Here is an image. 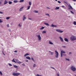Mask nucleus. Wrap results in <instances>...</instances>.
Returning a JSON list of instances; mask_svg holds the SVG:
<instances>
[{"instance_id": "obj_44", "label": "nucleus", "mask_w": 76, "mask_h": 76, "mask_svg": "<svg viewBox=\"0 0 76 76\" xmlns=\"http://www.w3.org/2000/svg\"><path fill=\"white\" fill-rule=\"evenodd\" d=\"M56 76H60V75L58 74H57Z\"/></svg>"}, {"instance_id": "obj_8", "label": "nucleus", "mask_w": 76, "mask_h": 76, "mask_svg": "<svg viewBox=\"0 0 76 76\" xmlns=\"http://www.w3.org/2000/svg\"><path fill=\"white\" fill-rule=\"evenodd\" d=\"M68 6L69 7L68 8L70 10V9H71V10H73V8H72V6H71L70 4H69V5H68Z\"/></svg>"}, {"instance_id": "obj_58", "label": "nucleus", "mask_w": 76, "mask_h": 76, "mask_svg": "<svg viewBox=\"0 0 76 76\" xmlns=\"http://www.w3.org/2000/svg\"><path fill=\"white\" fill-rule=\"evenodd\" d=\"M47 9H50V8H49L48 7H47Z\"/></svg>"}, {"instance_id": "obj_11", "label": "nucleus", "mask_w": 76, "mask_h": 76, "mask_svg": "<svg viewBox=\"0 0 76 76\" xmlns=\"http://www.w3.org/2000/svg\"><path fill=\"white\" fill-rule=\"evenodd\" d=\"M23 7L20 8V9L19 10V11L20 12H22V10H23Z\"/></svg>"}, {"instance_id": "obj_4", "label": "nucleus", "mask_w": 76, "mask_h": 76, "mask_svg": "<svg viewBox=\"0 0 76 76\" xmlns=\"http://www.w3.org/2000/svg\"><path fill=\"white\" fill-rule=\"evenodd\" d=\"M20 75V73H15L14 72L12 73V75L13 76H18L19 75Z\"/></svg>"}, {"instance_id": "obj_46", "label": "nucleus", "mask_w": 76, "mask_h": 76, "mask_svg": "<svg viewBox=\"0 0 76 76\" xmlns=\"http://www.w3.org/2000/svg\"><path fill=\"white\" fill-rule=\"evenodd\" d=\"M46 15H47L48 16H50V15H49V14H46Z\"/></svg>"}, {"instance_id": "obj_22", "label": "nucleus", "mask_w": 76, "mask_h": 76, "mask_svg": "<svg viewBox=\"0 0 76 76\" xmlns=\"http://www.w3.org/2000/svg\"><path fill=\"white\" fill-rule=\"evenodd\" d=\"M29 54L28 53H26V54H25V55L24 56V57H26V56H29Z\"/></svg>"}, {"instance_id": "obj_25", "label": "nucleus", "mask_w": 76, "mask_h": 76, "mask_svg": "<svg viewBox=\"0 0 76 76\" xmlns=\"http://www.w3.org/2000/svg\"><path fill=\"white\" fill-rule=\"evenodd\" d=\"M61 7H62V8H64V9H66V7H65L64 6H61Z\"/></svg>"}, {"instance_id": "obj_51", "label": "nucleus", "mask_w": 76, "mask_h": 76, "mask_svg": "<svg viewBox=\"0 0 76 76\" xmlns=\"http://www.w3.org/2000/svg\"><path fill=\"white\" fill-rule=\"evenodd\" d=\"M7 26V27H9V24H8Z\"/></svg>"}, {"instance_id": "obj_36", "label": "nucleus", "mask_w": 76, "mask_h": 76, "mask_svg": "<svg viewBox=\"0 0 76 76\" xmlns=\"http://www.w3.org/2000/svg\"><path fill=\"white\" fill-rule=\"evenodd\" d=\"M10 18L9 17H6V19L8 20V19H10Z\"/></svg>"}, {"instance_id": "obj_2", "label": "nucleus", "mask_w": 76, "mask_h": 76, "mask_svg": "<svg viewBox=\"0 0 76 76\" xmlns=\"http://www.w3.org/2000/svg\"><path fill=\"white\" fill-rule=\"evenodd\" d=\"M71 70L73 71V72H75L76 71V67L74 66H71Z\"/></svg>"}, {"instance_id": "obj_56", "label": "nucleus", "mask_w": 76, "mask_h": 76, "mask_svg": "<svg viewBox=\"0 0 76 76\" xmlns=\"http://www.w3.org/2000/svg\"><path fill=\"white\" fill-rule=\"evenodd\" d=\"M2 4V2H0V4Z\"/></svg>"}, {"instance_id": "obj_24", "label": "nucleus", "mask_w": 76, "mask_h": 76, "mask_svg": "<svg viewBox=\"0 0 76 76\" xmlns=\"http://www.w3.org/2000/svg\"><path fill=\"white\" fill-rule=\"evenodd\" d=\"M31 7V6H29L27 7V10H29V9H30V8Z\"/></svg>"}, {"instance_id": "obj_41", "label": "nucleus", "mask_w": 76, "mask_h": 76, "mask_svg": "<svg viewBox=\"0 0 76 76\" xmlns=\"http://www.w3.org/2000/svg\"><path fill=\"white\" fill-rule=\"evenodd\" d=\"M36 76H42V75H40L38 74H37V75H36Z\"/></svg>"}, {"instance_id": "obj_59", "label": "nucleus", "mask_w": 76, "mask_h": 76, "mask_svg": "<svg viewBox=\"0 0 76 76\" xmlns=\"http://www.w3.org/2000/svg\"><path fill=\"white\" fill-rule=\"evenodd\" d=\"M73 1H76V0H72Z\"/></svg>"}, {"instance_id": "obj_9", "label": "nucleus", "mask_w": 76, "mask_h": 76, "mask_svg": "<svg viewBox=\"0 0 76 76\" xmlns=\"http://www.w3.org/2000/svg\"><path fill=\"white\" fill-rule=\"evenodd\" d=\"M23 21H24L25 20H26V17L25 15H23Z\"/></svg>"}, {"instance_id": "obj_23", "label": "nucleus", "mask_w": 76, "mask_h": 76, "mask_svg": "<svg viewBox=\"0 0 76 76\" xmlns=\"http://www.w3.org/2000/svg\"><path fill=\"white\" fill-rule=\"evenodd\" d=\"M28 4L30 6H31L32 4V3H31V2L30 1H29L28 2Z\"/></svg>"}, {"instance_id": "obj_48", "label": "nucleus", "mask_w": 76, "mask_h": 76, "mask_svg": "<svg viewBox=\"0 0 76 76\" xmlns=\"http://www.w3.org/2000/svg\"><path fill=\"white\" fill-rule=\"evenodd\" d=\"M72 54V52H69V55H70V54Z\"/></svg>"}, {"instance_id": "obj_61", "label": "nucleus", "mask_w": 76, "mask_h": 76, "mask_svg": "<svg viewBox=\"0 0 76 76\" xmlns=\"http://www.w3.org/2000/svg\"><path fill=\"white\" fill-rule=\"evenodd\" d=\"M64 2L65 3H67V2H65V1H64Z\"/></svg>"}, {"instance_id": "obj_15", "label": "nucleus", "mask_w": 76, "mask_h": 76, "mask_svg": "<svg viewBox=\"0 0 76 76\" xmlns=\"http://www.w3.org/2000/svg\"><path fill=\"white\" fill-rule=\"evenodd\" d=\"M64 40L65 41H66V42H68V39L66 38H65L64 39Z\"/></svg>"}, {"instance_id": "obj_54", "label": "nucleus", "mask_w": 76, "mask_h": 76, "mask_svg": "<svg viewBox=\"0 0 76 76\" xmlns=\"http://www.w3.org/2000/svg\"><path fill=\"white\" fill-rule=\"evenodd\" d=\"M51 68H52V69H55V68H53V67H50Z\"/></svg>"}, {"instance_id": "obj_5", "label": "nucleus", "mask_w": 76, "mask_h": 76, "mask_svg": "<svg viewBox=\"0 0 76 76\" xmlns=\"http://www.w3.org/2000/svg\"><path fill=\"white\" fill-rule=\"evenodd\" d=\"M56 32H58L59 33H63V31L58 29H56Z\"/></svg>"}, {"instance_id": "obj_64", "label": "nucleus", "mask_w": 76, "mask_h": 76, "mask_svg": "<svg viewBox=\"0 0 76 76\" xmlns=\"http://www.w3.org/2000/svg\"><path fill=\"white\" fill-rule=\"evenodd\" d=\"M75 76H76V75H75Z\"/></svg>"}, {"instance_id": "obj_52", "label": "nucleus", "mask_w": 76, "mask_h": 76, "mask_svg": "<svg viewBox=\"0 0 76 76\" xmlns=\"http://www.w3.org/2000/svg\"><path fill=\"white\" fill-rule=\"evenodd\" d=\"M14 53H17V50H15V51H14Z\"/></svg>"}, {"instance_id": "obj_10", "label": "nucleus", "mask_w": 76, "mask_h": 76, "mask_svg": "<svg viewBox=\"0 0 76 76\" xmlns=\"http://www.w3.org/2000/svg\"><path fill=\"white\" fill-rule=\"evenodd\" d=\"M59 38H60L61 42H63V39L62 38V37H60Z\"/></svg>"}, {"instance_id": "obj_37", "label": "nucleus", "mask_w": 76, "mask_h": 76, "mask_svg": "<svg viewBox=\"0 0 76 76\" xmlns=\"http://www.w3.org/2000/svg\"><path fill=\"white\" fill-rule=\"evenodd\" d=\"M17 63H18L19 64H21V63H22V62L19 61Z\"/></svg>"}, {"instance_id": "obj_29", "label": "nucleus", "mask_w": 76, "mask_h": 76, "mask_svg": "<svg viewBox=\"0 0 76 76\" xmlns=\"http://www.w3.org/2000/svg\"><path fill=\"white\" fill-rule=\"evenodd\" d=\"M46 33V31H42V34H45Z\"/></svg>"}, {"instance_id": "obj_45", "label": "nucleus", "mask_w": 76, "mask_h": 76, "mask_svg": "<svg viewBox=\"0 0 76 76\" xmlns=\"http://www.w3.org/2000/svg\"><path fill=\"white\" fill-rule=\"evenodd\" d=\"M62 47L64 48H66V46H62Z\"/></svg>"}, {"instance_id": "obj_28", "label": "nucleus", "mask_w": 76, "mask_h": 76, "mask_svg": "<svg viewBox=\"0 0 76 76\" xmlns=\"http://www.w3.org/2000/svg\"><path fill=\"white\" fill-rule=\"evenodd\" d=\"M34 13H38V11H36V10H34Z\"/></svg>"}, {"instance_id": "obj_32", "label": "nucleus", "mask_w": 76, "mask_h": 76, "mask_svg": "<svg viewBox=\"0 0 76 76\" xmlns=\"http://www.w3.org/2000/svg\"><path fill=\"white\" fill-rule=\"evenodd\" d=\"M0 75H3V73H2V72L1 71H0Z\"/></svg>"}, {"instance_id": "obj_40", "label": "nucleus", "mask_w": 76, "mask_h": 76, "mask_svg": "<svg viewBox=\"0 0 76 76\" xmlns=\"http://www.w3.org/2000/svg\"><path fill=\"white\" fill-rule=\"evenodd\" d=\"M74 25H76V21H74Z\"/></svg>"}, {"instance_id": "obj_43", "label": "nucleus", "mask_w": 76, "mask_h": 76, "mask_svg": "<svg viewBox=\"0 0 76 76\" xmlns=\"http://www.w3.org/2000/svg\"><path fill=\"white\" fill-rule=\"evenodd\" d=\"M66 60H67L68 61H70V60H69V59H67V58H66Z\"/></svg>"}, {"instance_id": "obj_34", "label": "nucleus", "mask_w": 76, "mask_h": 76, "mask_svg": "<svg viewBox=\"0 0 76 76\" xmlns=\"http://www.w3.org/2000/svg\"><path fill=\"white\" fill-rule=\"evenodd\" d=\"M35 66H36V64H34L33 65V67H35Z\"/></svg>"}, {"instance_id": "obj_26", "label": "nucleus", "mask_w": 76, "mask_h": 76, "mask_svg": "<svg viewBox=\"0 0 76 76\" xmlns=\"http://www.w3.org/2000/svg\"><path fill=\"white\" fill-rule=\"evenodd\" d=\"M13 66L14 67H15V68H18V66L16 65H14Z\"/></svg>"}, {"instance_id": "obj_3", "label": "nucleus", "mask_w": 76, "mask_h": 76, "mask_svg": "<svg viewBox=\"0 0 76 76\" xmlns=\"http://www.w3.org/2000/svg\"><path fill=\"white\" fill-rule=\"evenodd\" d=\"M55 57L56 58H58V55H59L58 53V52H57V50H55Z\"/></svg>"}, {"instance_id": "obj_53", "label": "nucleus", "mask_w": 76, "mask_h": 76, "mask_svg": "<svg viewBox=\"0 0 76 76\" xmlns=\"http://www.w3.org/2000/svg\"><path fill=\"white\" fill-rule=\"evenodd\" d=\"M22 65H23V66H25V64H22Z\"/></svg>"}, {"instance_id": "obj_20", "label": "nucleus", "mask_w": 76, "mask_h": 76, "mask_svg": "<svg viewBox=\"0 0 76 76\" xmlns=\"http://www.w3.org/2000/svg\"><path fill=\"white\" fill-rule=\"evenodd\" d=\"M16 61L15 62V63H18L19 62V60L17 59H15Z\"/></svg>"}, {"instance_id": "obj_35", "label": "nucleus", "mask_w": 76, "mask_h": 76, "mask_svg": "<svg viewBox=\"0 0 76 76\" xmlns=\"http://www.w3.org/2000/svg\"><path fill=\"white\" fill-rule=\"evenodd\" d=\"M18 26L20 27H22V25H20V24H19L18 25Z\"/></svg>"}, {"instance_id": "obj_18", "label": "nucleus", "mask_w": 76, "mask_h": 76, "mask_svg": "<svg viewBox=\"0 0 76 76\" xmlns=\"http://www.w3.org/2000/svg\"><path fill=\"white\" fill-rule=\"evenodd\" d=\"M44 24L46 26H49L50 25L48 23H44Z\"/></svg>"}, {"instance_id": "obj_57", "label": "nucleus", "mask_w": 76, "mask_h": 76, "mask_svg": "<svg viewBox=\"0 0 76 76\" xmlns=\"http://www.w3.org/2000/svg\"><path fill=\"white\" fill-rule=\"evenodd\" d=\"M28 19H29V20H32V19L30 18H28Z\"/></svg>"}, {"instance_id": "obj_39", "label": "nucleus", "mask_w": 76, "mask_h": 76, "mask_svg": "<svg viewBox=\"0 0 76 76\" xmlns=\"http://www.w3.org/2000/svg\"><path fill=\"white\" fill-rule=\"evenodd\" d=\"M3 22V20L1 19H0V23H2Z\"/></svg>"}, {"instance_id": "obj_33", "label": "nucleus", "mask_w": 76, "mask_h": 76, "mask_svg": "<svg viewBox=\"0 0 76 76\" xmlns=\"http://www.w3.org/2000/svg\"><path fill=\"white\" fill-rule=\"evenodd\" d=\"M40 29H44V27H42L41 28H40Z\"/></svg>"}, {"instance_id": "obj_12", "label": "nucleus", "mask_w": 76, "mask_h": 76, "mask_svg": "<svg viewBox=\"0 0 76 76\" xmlns=\"http://www.w3.org/2000/svg\"><path fill=\"white\" fill-rule=\"evenodd\" d=\"M7 3H8V2L6 0H5L4 1V4H6Z\"/></svg>"}, {"instance_id": "obj_13", "label": "nucleus", "mask_w": 76, "mask_h": 76, "mask_svg": "<svg viewBox=\"0 0 76 76\" xmlns=\"http://www.w3.org/2000/svg\"><path fill=\"white\" fill-rule=\"evenodd\" d=\"M51 27H57V25H54L53 24L51 25Z\"/></svg>"}, {"instance_id": "obj_30", "label": "nucleus", "mask_w": 76, "mask_h": 76, "mask_svg": "<svg viewBox=\"0 0 76 76\" xmlns=\"http://www.w3.org/2000/svg\"><path fill=\"white\" fill-rule=\"evenodd\" d=\"M24 1V0H20V3H21L22 2H23Z\"/></svg>"}, {"instance_id": "obj_31", "label": "nucleus", "mask_w": 76, "mask_h": 76, "mask_svg": "<svg viewBox=\"0 0 76 76\" xmlns=\"http://www.w3.org/2000/svg\"><path fill=\"white\" fill-rule=\"evenodd\" d=\"M12 2L11 1H9V4H12Z\"/></svg>"}, {"instance_id": "obj_38", "label": "nucleus", "mask_w": 76, "mask_h": 76, "mask_svg": "<svg viewBox=\"0 0 76 76\" xmlns=\"http://www.w3.org/2000/svg\"><path fill=\"white\" fill-rule=\"evenodd\" d=\"M31 60H33L34 61H35L34 59V58H33L32 57L31 58Z\"/></svg>"}, {"instance_id": "obj_62", "label": "nucleus", "mask_w": 76, "mask_h": 76, "mask_svg": "<svg viewBox=\"0 0 76 76\" xmlns=\"http://www.w3.org/2000/svg\"><path fill=\"white\" fill-rule=\"evenodd\" d=\"M55 1H57V0H55Z\"/></svg>"}, {"instance_id": "obj_50", "label": "nucleus", "mask_w": 76, "mask_h": 76, "mask_svg": "<svg viewBox=\"0 0 76 76\" xmlns=\"http://www.w3.org/2000/svg\"><path fill=\"white\" fill-rule=\"evenodd\" d=\"M0 14H3V12H0Z\"/></svg>"}, {"instance_id": "obj_21", "label": "nucleus", "mask_w": 76, "mask_h": 76, "mask_svg": "<svg viewBox=\"0 0 76 76\" xmlns=\"http://www.w3.org/2000/svg\"><path fill=\"white\" fill-rule=\"evenodd\" d=\"M14 3H18V1L17 0H15L13 1Z\"/></svg>"}, {"instance_id": "obj_6", "label": "nucleus", "mask_w": 76, "mask_h": 76, "mask_svg": "<svg viewBox=\"0 0 76 76\" xmlns=\"http://www.w3.org/2000/svg\"><path fill=\"white\" fill-rule=\"evenodd\" d=\"M37 37H38L39 41H41V37L39 34L37 35Z\"/></svg>"}, {"instance_id": "obj_14", "label": "nucleus", "mask_w": 76, "mask_h": 76, "mask_svg": "<svg viewBox=\"0 0 76 76\" xmlns=\"http://www.w3.org/2000/svg\"><path fill=\"white\" fill-rule=\"evenodd\" d=\"M49 53H50V55H51V56H53V54H54V53L50 51H49Z\"/></svg>"}, {"instance_id": "obj_7", "label": "nucleus", "mask_w": 76, "mask_h": 76, "mask_svg": "<svg viewBox=\"0 0 76 76\" xmlns=\"http://www.w3.org/2000/svg\"><path fill=\"white\" fill-rule=\"evenodd\" d=\"M62 53H66V52L65 51H64L63 50H61V57H62Z\"/></svg>"}, {"instance_id": "obj_1", "label": "nucleus", "mask_w": 76, "mask_h": 76, "mask_svg": "<svg viewBox=\"0 0 76 76\" xmlns=\"http://www.w3.org/2000/svg\"><path fill=\"white\" fill-rule=\"evenodd\" d=\"M70 39L72 41H75L76 40V36L72 35L70 37Z\"/></svg>"}, {"instance_id": "obj_19", "label": "nucleus", "mask_w": 76, "mask_h": 76, "mask_svg": "<svg viewBox=\"0 0 76 76\" xmlns=\"http://www.w3.org/2000/svg\"><path fill=\"white\" fill-rule=\"evenodd\" d=\"M49 44H50L51 45H53V43H52L50 41L49 42Z\"/></svg>"}, {"instance_id": "obj_17", "label": "nucleus", "mask_w": 76, "mask_h": 76, "mask_svg": "<svg viewBox=\"0 0 76 76\" xmlns=\"http://www.w3.org/2000/svg\"><path fill=\"white\" fill-rule=\"evenodd\" d=\"M59 7H56V8L55 9V10H59Z\"/></svg>"}, {"instance_id": "obj_27", "label": "nucleus", "mask_w": 76, "mask_h": 76, "mask_svg": "<svg viewBox=\"0 0 76 76\" xmlns=\"http://www.w3.org/2000/svg\"><path fill=\"white\" fill-rule=\"evenodd\" d=\"M12 61V62H14V63L16 62V61H15L14 58L13 59Z\"/></svg>"}, {"instance_id": "obj_55", "label": "nucleus", "mask_w": 76, "mask_h": 76, "mask_svg": "<svg viewBox=\"0 0 76 76\" xmlns=\"http://www.w3.org/2000/svg\"><path fill=\"white\" fill-rule=\"evenodd\" d=\"M26 62H28V60H26Z\"/></svg>"}, {"instance_id": "obj_47", "label": "nucleus", "mask_w": 76, "mask_h": 76, "mask_svg": "<svg viewBox=\"0 0 76 76\" xmlns=\"http://www.w3.org/2000/svg\"><path fill=\"white\" fill-rule=\"evenodd\" d=\"M70 12H71V13H72V14H74V12H73L72 11H70Z\"/></svg>"}, {"instance_id": "obj_60", "label": "nucleus", "mask_w": 76, "mask_h": 76, "mask_svg": "<svg viewBox=\"0 0 76 76\" xmlns=\"http://www.w3.org/2000/svg\"><path fill=\"white\" fill-rule=\"evenodd\" d=\"M9 31H10V32L11 31L10 30V29H9Z\"/></svg>"}, {"instance_id": "obj_42", "label": "nucleus", "mask_w": 76, "mask_h": 76, "mask_svg": "<svg viewBox=\"0 0 76 76\" xmlns=\"http://www.w3.org/2000/svg\"><path fill=\"white\" fill-rule=\"evenodd\" d=\"M9 66H12V65L10 64H9Z\"/></svg>"}, {"instance_id": "obj_49", "label": "nucleus", "mask_w": 76, "mask_h": 76, "mask_svg": "<svg viewBox=\"0 0 76 76\" xmlns=\"http://www.w3.org/2000/svg\"><path fill=\"white\" fill-rule=\"evenodd\" d=\"M58 3H61V2H60V1H58Z\"/></svg>"}, {"instance_id": "obj_63", "label": "nucleus", "mask_w": 76, "mask_h": 76, "mask_svg": "<svg viewBox=\"0 0 76 76\" xmlns=\"http://www.w3.org/2000/svg\"><path fill=\"white\" fill-rule=\"evenodd\" d=\"M0 18H2V17H0Z\"/></svg>"}, {"instance_id": "obj_16", "label": "nucleus", "mask_w": 76, "mask_h": 76, "mask_svg": "<svg viewBox=\"0 0 76 76\" xmlns=\"http://www.w3.org/2000/svg\"><path fill=\"white\" fill-rule=\"evenodd\" d=\"M26 58H27V59H28V60H31V58H30V57L29 56L26 57Z\"/></svg>"}]
</instances>
